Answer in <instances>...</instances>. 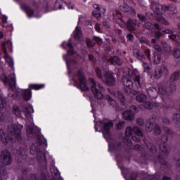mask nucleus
<instances>
[{"label": "nucleus", "instance_id": "obj_58", "mask_svg": "<svg viewBox=\"0 0 180 180\" xmlns=\"http://www.w3.org/2000/svg\"><path fill=\"white\" fill-rule=\"evenodd\" d=\"M175 9H176V6L174 4H169L168 5V11L169 12H174V11H175Z\"/></svg>", "mask_w": 180, "mask_h": 180}, {"label": "nucleus", "instance_id": "obj_3", "mask_svg": "<svg viewBox=\"0 0 180 180\" xmlns=\"http://www.w3.org/2000/svg\"><path fill=\"white\" fill-rule=\"evenodd\" d=\"M104 131H103V137L109 143V151H120L122 150V142L117 143H113V139H112V134H110V129L113 127V122H108L103 124Z\"/></svg>", "mask_w": 180, "mask_h": 180}, {"label": "nucleus", "instance_id": "obj_47", "mask_svg": "<svg viewBox=\"0 0 180 180\" xmlns=\"http://www.w3.org/2000/svg\"><path fill=\"white\" fill-rule=\"evenodd\" d=\"M173 120H174V123H179L180 114L179 112L173 115Z\"/></svg>", "mask_w": 180, "mask_h": 180}, {"label": "nucleus", "instance_id": "obj_40", "mask_svg": "<svg viewBox=\"0 0 180 180\" xmlns=\"http://www.w3.org/2000/svg\"><path fill=\"white\" fill-rule=\"evenodd\" d=\"M143 106H144L145 109H147L148 110H151V109H153V108H154V105H153V103H151V102H150V101H146L143 103Z\"/></svg>", "mask_w": 180, "mask_h": 180}, {"label": "nucleus", "instance_id": "obj_24", "mask_svg": "<svg viewBox=\"0 0 180 180\" xmlns=\"http://www.w3.org/2000/svg\"><path fill=\"white\" fill-rule=\"evenodd\" d=\"M108 63H110V64H113V63H115L117 65H122L123 64V61L121 60L120 58H119L117 56L110 58L108 59Z\"/></svg>", "mask_w": 180, "mask_h": 180}, {"label": "nucleus", "instance_id": "obj_37", "mask_svg": "<svg viewBox=\"0 0 180 180\" xmlns=\"http://www.w3.org/2000/svg\"><path fill=\"white\" fill-rule=\"evenodd\" d=\"M143 27L146 29V30H153V29H154V25H153L151 22L146 20L143 25Z\"/></svg>", "mask_w": 180, "mask_h": 180}, {"label": "nucleus", "instance_id": "obj_1", "mask_svg": "<svg viewBox=\"0 0 180 180\" xmlns=\"http://www.w3.org/2000/svg\"><path fill=\"white\" fill-rule=\"evenodd\" d=\"M27 134L28 137L31 139H37V141L32 143L30 153L32 155H37V160L39 164H43L39 167L40 174H32L31 178L34 180H49V172L47 171V166H46V153L40 150V147L43 144L41 141V135H40V130L37 128H33L32 127H27Z\"/></svg>", "mask_w": 180, "mask_h": 180}, {"label": "nucleus", "instance_id": "obj_27", "mask_svg": "<svg viewBox=\"0 0 180 180\" xmlns=\"http://www.w3.org/2000/svg\"><path fill=\"white\" fill-rule=\"evenodd\" d=\"M117 96L118 99L120 101V104L122 106H126V96L122 93V91H117Z\"/></svg>", "mask_w": 180, "mask_h": 180}, {"label": "nucleus", "instance_id": "obj_6", "mask_svg": "<svg viewBox=\"0 0 180 180\" xmlns=\"http://www.w3.org/2000/svg\"><path fill=\"white\" fill-rule=\"evenodd\" d=\"M103 77L101 81H103L104 84H106L108 86H115L116 79H115L113 73H110L109 70L105 69L103 70Z\"/></svg>", "mask_w": 180, "mask_h": 180}, {"label": "nucleus", "instance_id": "obj_18", "mask_svg": "<svg viewBox=\"0 0 180 180\" xmlns=\"http://www.w3.org/2000/svg\"><path fill=\"white\" fill-rule=\"evenodd\" d=\"M16 155L19 158L22 160H26L27 158V153L26 152V148L20 147L16 150Z\"/></svg>", "mask_w": 180, "mask_h": 180}, {"label": "nucleus", "instance_id": "obj_10", "mask_svg": "<svg viewBox=\"0 0 180 180\" xmlns=\"http://www.w3.org/2000/svg\"><path fill=\"white\" fill-rule=\"evenodd\" d=\"M6 106V98L4 95L0 94V122H5L6 116L4 110Z\"/></svg>", "mask_w": 180, "mask_h": 180}, {"label": "nucleus", "instance_id": "obj_28", "mask_svg": "<svg viewBox=\"0 0 180 180\" xmlns=\"http://www.w3.org/2000/svg\"><path fill=\"white\" fill-rule=\"evenodd\" d=\"M133 131H134V134H135V136H138V137L144 136V134H143V131H141V129L138 126H135L133 127Z\"/></svg>", "mask_w": 180, "mask_h": 180}, {"label": "nucleus", "instance_id": "obj_15", "mask_svg": "<svg viewBox=\"0 0 180 180\" xmlns=\"http://www.w3.org/2000/svg\"><path fill=\"white\" fill-rule=\"evenodd\" d=\"M120 9L124 13H130V15H133V14L136 15V9H134V8L127 5V4H126L124 2V5L120 6Z\"/></svg>", "mask_w": 180, "mask_h": 180}, {"label": "nucleus", "instance_id": "obj_23", "mask_svg": "<svg viewBox=\"0 0 180 180\" xmlns=\"http://www.w3.org/2000/svg\"><path fill=\"white\" fill-rule=\"evenodd\" d=\"M158 91L160 95L167 96L168 94V88L167 84H160L158 86Z\"/></svg>", "mask_w": 180, "mask_h": 180}, {"label": "nucleus", "instance_id": "obj_50", "mask_svg": "<svg viewBox=\"0 0 180 180\" xmlns=\"http://www.w3.org/2000/svg\"><path fill=\"white\" fill-rule=\"evenodd\" d=\"M133 133H134V131H133V128H131V127H128L126 129V131H125L126 136H132Z\"/></svg>", "mask_w": 180, "mask_h": 180}, {"label": "nucleus", "instance_id": "obj_30", "mask_svg": "<svg viewBox=\"0 0 180 180\" xmlns=\"http://www.w3.org/2000/svg\"><path fill=\"white\" fill-rule=\"evenodd\" d=\"M13 113L15 115L16 117H21V119H23V117H22V112L18 105H14L13 107Z\"/></svg>", "mask_w": 180, "mask_h": 180}, {"label": "nucleus", "instance_id": "obj_42", "mask_svg": "<svg viewBox=\"0 0 180 180\" xmlns=\"http://www.w3.org/2000/svg\"><path fill=\"white\" fill-rule=\"evenodd\" d=\"M96 74L100 79L102 80L104 78L103 73L102 74V70L99 68H96Z\"/></svg>", "mask_w": 180, "mask_h": 180}, {"label": "nucleus", "instance_id": "obj_52", "mask_svg": "<svg viewBox=\"0 0 180 180\" xmlns=\"http://www.w3.org/2000/svg\"><path fill=\"white\" fill-rule=\"evenodd\" d=\"M93 40L98 44V46H102V43L103 41H102V39H101L99 37H94Z\"/></svg>", "mask_w": 180, "mask_h": 180}, {"label": "nucleus", "instance_id": "obj_63", "mask_svg": "<svg viewBox=\"0 0 180 180\" xmlns=\"http://www.w3.org/2000/svg\"><path fill=\"white\" fill-rule=\"evenodd\" d=\"M153 49H154L156 51H158V53H161V51H162V48H161L159 45H155V46H153Z\"/></svg>", "mask_w": 180, "mask_h": 180}, {"label": "nucleus", "instance_id": "obj_25", "mask_svg": "<svg viewBox=\"0 0 180 180\" xmlns=\"http://www.w3.org/2000/svg\"><path fill=\"white\" fill-rule=\"evenodd\" d=\"M180 79V70L174 72L172 75L169 77L170 82H175V81H178Z\"/></svg>", "mask_w": 180, "mask_h": 180}, {"label": "nucleus", "instance_id": "obj_16", "mask_svg": "<svg viewBox=\"0 0 180 180\" xmlns=\"http://www.w3.org/2000/svg\"><path fill=\"white\" fill-rule=\"evenodd\" d=\"M122 117L127 122H133L136 119V115L132 113L129 110H127L122 112Z\"/></svg>", "mask_w": 180, "mask_h": 180}, {"label": "nucleus", "instance_id": "obj_19", "mask_svg": "<svg viewBox=\"0 0 180 180\" xmlns=\"http://www.w3.org/2000/svg\"><path fill=\"white\" fill-rule=\"evenodd\" d=\"M167 86V91H168V94L169 95H172V94H174V92H175V91H176V85H175V83L169 81L167 82L166 84Z\"/></svg>", "mask_w": 180, "mask_h": 180}, {"label": "nucleus", "instance_id": "obj_56", "mask_svg": "<svg viewBox=\"0 0 180 180\" xmlns=\"http://www.w3.org/2000/svg\"><path fill=\"white\" fill-rule=\"evenodd\" d=\"M153 56L155 60H157L158 63L161 61V54H160L158 52H154Z\"/></svg>", "mask_w": 180, "mask_h": 180}, {"label": "nucleus", "instance_id": "obj_9", "mask_svg": "<svg viewBox=\"0 0 180 180\" xmlns=\"http://www.w3.org/2000/svg\"><path fill=\"white\" fill-rule=\"evenodd\" d=\"M168 75L169 73L168 72V69L165 67V65H162L161 67L155 68L153 75L155 79H160L162 77V75Z\"/></svg>", "mask_w": 180, "mask_h": 180}, {"label": "nucleus", "instance_id": "obj_17", "mask_svg": "<svg viewBox=\"0 0 180 180\" xmlns=\"http://www.w3.org/2000/svg\"><path fill=\"white\" fill-rule=\"evenodd\" d=\"M122 82L124 86H126L128 89H131V88H133V81L129 77L123 75L122 77Z\"/></svg>", "mask_w": 180, "mask_h": 180}, {"label": "nucleus", "instance_id": "obj_33", "mask_svg": "<svg viewBox=\"0 0 180 180\" xmlns=\"http://www.w3.org/2000/svg\"><path fill=\"white\" fill-rule=\"evenodd\" d=\"M158 159L159 162L161 164V165H164L165 167H168L169 163L165 160V158H164V156L162 155H158Z\"/></svg>", "mask_w": 180, "mask_h": 180}, {"label": "nucleus", "instance_id": "obj_22", "mask_svg": "<svg viewBox=\"0 0 180 180\" xmlns=\"http://www.w3.org/2000/svg\"><path fill=\"white\" fill-rule=\"evenodd\" d=\"M21 8L22 11H25V12H26L29 18H32V15L34 13V11H33V9H31L30 7L26 4H21Z\"/></svg>", "mask_w": 180, "mask_h": 180}, {"label": "nucleus", "instance_id": "obj_49", "mask_svg": "<svg viewBox=\"0 0 180 180\" xmlns=\"http://www.w3.org/2000/svg\"><path fill=\"white\" fill-rule=\"evenodd\" d=\"M139 41L141 44H147L148 46H150V41L143 37L139 39Z\"/></svg>", "mask_w": 180, "mask_h": 180}, {"label": "nucleus", "instance_id": "obj_2", "mask_svg": "<svg viewBox=\"0 0 180 180\" xmlns=\"http://www.w3.org/2000/svg\"><path fill=\"white\" fill-rule=\"evenodd\" d=\"M23 126L20 128L15 124H11L8 129V134H5L4 130L0 129V141H2L5 146L9 143H20L22 141V129Z\"/></svg>", "mask_w": 180, "mask_h": 180}, {"label": "nucleus", "instance_id": "obj_20", "mask_svg": "<svg viewBox=\"0 0 180 180\" xmlns=\"http://www.w3.org/2000/svg\"><path fill=\"white\" fill-rule=\"evenodd\" d=\"M22 95L24 101H30V99H32V89H25L24 91H22Z\"/></svg>", "mask_w": 180, "mask_h": 180}, {"label": "nucleus", "instance_id": "obj_57", "mask_svg": "<svg viewBox=\"0 0 180 180\" xmlns=\"http://www.w3.org/2000/svg\"><path fill=\"white\" fill-rule=\"evenodd\" d=\"M30 86H32V88L33 89H41V88H43V86H44V84H31Z\"/></svg>", "mask_w": 180, "mask_h": 180}, {"label": "nucleus", "instance_id": "obj_38", "mask_svg": "<svg viewBox=\"0 0 180 180\" xmlns=\"http://www.w3.org/2000/svg\"><path fill=\"white\" fill-rule=\"evenodd\" d=\"M128 110H129L132 113H134V115H136V113H139V112L138 107L136 106L135 105H130Z\"/></svg>", "mask_w": 180, "mask_h": 180}, {"label": "nucleus", "instance_id": "obj_45", "mask_svg": "<svg viewBox=\"0 0 180 180\" xmlns=\"http://www.w3.org/2000/svg\"><path fill=\"white\" fill-rule=\"evenodd\" d=\"M93 8L96 9L98 12H101L102 13H105L106 12V9L101 8L98 4H93Z\"/></svg>", "mask_w": 180, "mask_h": 180}, {"label": "nucleus", "instance_id": "obj_26", "mask_svg": "<svg viewBox=\"0 0 180 180\" xmlns=\"http://www.w3.org/2000/svg\"><path fill=\"white\" fill-rule=\"evenodd\" d=\"M134 55L138 60H140V61H143V60H146V56L144 53H141L139 49H134Z\"/></svg>", "mask_w": 180, "mask_h": 180}, {"label": "nucleus", "instance_id": "obj_51", "mask_svg": "<svg viewBox=\"0 0 180 180\" xmlns=\"http://www.w3.org/2000/svg\"><path fill=\"white\" fill-rule=\"evenodd\" d=\"M173 54H174L175 58H180V49H174L173 50Z\"/></svg>", "mask_w": 180, "mask_h": 180}, {"label": "nucleus", "instance_id": "obj_44", "mask_svg": "<svg viewBox=\"0 0 180 180\" xmlns=\"http://www.w3.org/2000/svg\"><path fill=\"white\" fill-rule=\"evenodd\" d=\"M75 38L77 40L81 39V30H79V27H77L75 32Z\"/></svg>", "mask_w": 180, "mask_h": 180}, {"label": "nucleus", "instance_id": "obj_54", "mask_svg": "<svg viewBox=\"0 0 180 180\" xmlns=\"http://www.w3.org/2000/svg\"><path fill=\"white\" fill-rule=\"evenodd\" d=\"M162 36V32H161L160 31H155L154 33V37L155 39H156V40H158L159 39H160Z\"/></svg>", "mask_w": 180, "mask_h": 180}, {"label": "nucleus", "instance_id": "obj_48", "mask_svg": "<svg viewBox=\"0 0 180 180\" xmlns=\"http://www.w3.org/2000/svg\"><path fill=\"white\" fill-rule=\"evenodd\" d=\"M136 122L139 126H144V120L141 117H138L136 119Z\"/></svg>", "mask_w": 180, "mask_h": 180}, {"label": "nucleus", "instance_id": "obj_35", "mask_svg": "<svg viewBox=\"0 0 180 180\" xmlns=\"http://www.w3.org/2000/svg\"><path fill=\"white\" fill-rule=\"evenodd\" d=\"M136 99L138 102H146V101H147V96L144 95L143 94H141L136 96Z\"/></svg>", "mask_w": 180, "mask_h": 180}, {"label": "nucleus", "instance_id": "obj_62", "mask_svg": "<svg viewBox=\"0 0 180 180\" xmlns=\"http://www.w3.org/2000/svg\"><path fill=\"white\" fill-rule=\"evenodd\" d=\"M161 141L162 143H167V141H168V136H167V135L162 134L161 136Z\"/></svg>", "mask_w": 180, "mask_h": 180}, {"label": "nucleus", "instance_id": "obj_41", "mask_svg": "<svg viewBox=\"0 0 180 180\" xmlns=\"http://www.w3.org/2000/svg\"><path fill=\"white\" fill-rule=\"evenodd\" d=\"M6 61L11 68H13V59L11 56H7L6 57Z\"/></svg>", "mask_w": 180, "mask_h": 180}, {"label": "nucleus", "instance_id": "obj_11", "mask_svg": "<svg viewBox=\"0 0 180 180\" xmlns=\"http://www.w3.org/2000/svg\"><path fill=\"white\" fill-rule=\"evenodd\" d=\"M0 79L6 85V84H8L10 86V88H15L16 86V79H15V75L13 77H7L6 75H2L0 76Z\"/></svg>", "mask_w": 180, "mask_h": 180}, {"label": "nucleus", "instance_id": "obj_53", "mask_svg": "<svg viewBox=\"0 0 180 180\" xmlns=\"http://www.w3.org/2000/svg\"><path fill=\"white\" fill-rule=\"evenodd\" d=\"M163 130L165 131V133L169 134V136H172V134H174L172 129L168 128L167 127H163Z\"/></svg>", "mask_w": 180, "mask_h": 180}, {"label": "nucleus", "instance_id": "obj_4", "mask_svg": "<svg viewBox=\"0 0 180 180\" xmlns=\"http://www.w3.org/2000/svg\"><path fill=\"white\" fill-rule=\"evenodd\" d=\"M89 81L90 82V84H92V85L91 86V92H93L95 99H98V101H102V99H106V101H108V103L111 106H115V105H116V101H115V99L112 98L110 95L103 96V94H102V92H101V91H99V89L96 88L97 84L95 79L89 78Z\"/></svg>", "mask_w": 180, "mask_h": 180}, {"label": "nucleus", "instance_id": "obj_36", "mask_svg": "<svg viewBox=\"0 0 180 180\" xmlns=\"http://www.w3.org/2000/svg\"><path fill=\"white\" fill-rule=\"evenodd\" d=\"M147 124L155 127V124H157V118H155L154 116L148 118L147 120Z\"/></svg>", "mask_w": 180, "mask_h": 180}, {"label": "nucleus", "instance_id": "obj_61", "mask_svg": "<svg viewBox=\"0 0 180 180\" xmlns=\"http://www.w3.org/2000/svg\"><path fill=\"white\" fill-rule=\"evenodd\" d=\"M88 58L89 61H91L93 63H95V61H96V58H95V57L92 54H88Z\"/></svg>", "mask_w": 180, "mask_h": 180}, {"label": "nucleus", "instance_id": "obj_29", "mask_svg": "<svg viewBox=\"0 0 180 180\" xmlns=\"http://www.w3.org/2000/svg\"><path fill=\"white\" fill-rule=\"evenodd\" d=\"M30 110H32L33 112V107H27L24 110H22V117H23V116H25V117H30V115H32Z\"/></svg>", "mask_w": 180, "mask_h": 180}, {"label": "nucleus", "instance_id": "obj_43", "mask_svg": "<svg viewBox=\"0 0 180 180\" xmlns=\"http://www.w3.org/2000/svg\"><path fill=\"white\" fill-rule=\"evenodd\" d=\"M134 81L135 84L136 85V88H141V83L140 82V76H136L134 78Z\"/></svg>", "mask_w": 180, "mask_h": 180}, {"label": "nucleus", "instance_id": "obj_12", "mask_svg": "<svg viewBox=\"0 0 180 180\" xmlns=\"http://www.w3.org/2000/svg\"><path fill=\"white\" fill-rule=\"evenodd\" d=\"M122 174L126 180H137V172H133L130 175V170L127 168H121Z\"/></svg>", "mask_w": 180, "mask_h": 180}, {"label": "nucleus", "instance_id": "obj_14", "mask_svg": "<svg viewBox=\"0 0 180 180\" xmlns=\"http://www.w3.org/2000/svg\"><path fill=\"white\" fill-rule=\"evenodd\" d=\"M154 19L156 20V22H158V23H160L161 25H165V26H169V22H168L167 18H164L162 13L156 12L154 16Z\"/></svg>", "mask_w": 180, "mask_h": 180}, {"label": "nucleus", "instance_id": "obj_39", "mask_svg": "<svg viewBox=\"0 0 180 180\" xmlns=\"http://www.w3.org/2000/svg\"><path fill=\"white\" fill-rule=\"evenodd\" d=\"M161 133H162L161 127H160L158 124H155L154 127V134H155V136H160Z\"/></svg>", "mask_w": 180, "mask_h": 180}, {"label": "nucleus", "instance_id": "obj_46", "mask_svg": "<svg viewBox=\"0 0 180 180\" xmlns=\"http://www.w3.org/2000/svg\"><path fill=\"white\" fill-rule=\"evenodd\" d=\"M86 44L87 46V47L92 49V47H95V44H96V43L94 42V41H92L91 39H88L86 41Z\"/></svg>", "mask_w": 180, "mask_h": 180}, {"label": "nucleus", "instance_id": "obj_7", "mask_svg": "<svg viewBox=\"0 0 180 180\" xmlns=\"http://www.w3.org/2000/svg\"><path fill=\"white\" fill-rule=\"evenodd\" d=\"M0 158V161L3 165H11L12 164V155L8 150L1 151Z\"/></svg>", "mask_w": 180, "mask_h": 180}, {"label": "nucleus", "instance_id": "obj_21", "mask_svg": "<svg viewBox=\"0 0 180 180\" xmlns=\"http://www.w3.org/2000/svg\"><path fill=\"white\" fill-rule=\"evenodd\" d=\"M68 47H70V50L68 51V56H73L75 58H77L78 57V53L77 51H75V49H74V46L70 42L68 43L67 44Z\"/></svg>", "mask_w": 180, "mask_h": 180}, {"label": "nucleus", "instance_id": "obj_55", "mask_svg": "<svg viewBox=\"0 0 180 180\" xmlns=\"http://www.w3.org/2000/svg\"><path fill=\"white\" fill-rule=\"evenodd\" d=\"M92 15L94 16V18H102V13L98 11H93Z\"/></svg>", "mask_w": 180, "mask_h": 180}, {"label": "nucleus", "instance_id": "obj_32", "mask_svg": "<svg viewBox=\"0 0 180 180\" xmlns=\"http://www.w3.org/2000/svg\"><path fill=\"white\" fill-rule=\"evenodd\" d=\"M148 151L149 153H151L152 154H155L157 153V146L153 143H149L147 146Z\"/></svg>", "mask_w": 180, "mask_h": 180}, {"label": "nucleus", "instance_id": "obj_64", "mask_svg": "<svg viewBox=\"0 0 180 180\" xmlns=\"http://www.w3.org/2000/svg\"><path fill=\"white\" fill-rule=\"evenodd\" d=\"M134 150H136V151H141V145L136 144L134 146Z\"/></svg>", "mask_w": 180, "mask_h": 180}, {"label": "nucleus", "instance_id": "obj_8", "mask_svg": "<svg viewBox=\"0 0 180 180\" xmlns=\"http://www.w3.org/2000/svg\"><path fill=\"white\" fill-rule=\"evenodd\" d=\"M120 20L125 25L126 27L128 30H129V32H134V30H136V26L140 25V22H139V20L129 18L127 22H124L122 18H120Z\"/></svg>", "mask_w": 180, "mask_h": 180}, {"label": "nucleus", "instance_id": "obj_60", "mask_svg": "<svg viewBox=\"0 0 180 180\" xmlns=\"http://www.w3.org/2000/svg\"><path fill=\"white\" fill-rule=\"evenodd\" d=\"M141 136H132L131 139L133 140V141H135V143H140L141 141V138H140Z\"/></svg>", "mask_w": 180, "mask_h": 180}, {"label": "nucleus", "instance_id": "obj_34", "mask_svg": "<svg viewBox=\"0 0 180 180\" xmlns=\"http://www.w3.org/2000/svg\"><path fill=\"white\" fill-rule=\"evenodd\" d=\"M148 15H150L148 13H146V15L143 13H139L137 14V18L141 22H143L145 23V22L147 20V16H148Z\"/></svg>", "mask_w": 180, "mask_h": 180}, {"label": "nucleus", "instance_id": "obj_5", "mask_svg": "<svg viewBox=\"0 0 180 180\" xmlns=\"http://www.w3.org/2000/svg\"><path fill=\"white\" fill-rule=\"evenodd\" d=\"M77 76L79 82L75 81L74 83L75 86H77L78 89H80L82 92H86L88 91H91V88L88 86V79H86V76H85V73L84 71L79 70L77 71Z\"/></svg>", "mask_w": 180, "mask_h": 180}, {"label": "nucleus", "instance_id": "obj_31", "mask_svg": "<svg viewBox=\"0 0 180 180\" xmlns=\"http://www.w3.org/2000/svg\"><path fill=\"white\" fill-rule=\"evenodd\" d=\"M159 149L160 153L162 154H169V148L165 144H162L159 146Z\"/></svg>", "mask_w": 180, "mask_h": 180}, {"label": "nucleus", "instance_id": "obj_13", "mask_svg": "<svg viewBox=\"0 0 180 180\" xmlns=\"http://www.w3.org/2000/svg\"><path fill=\"white\" fill-rule=\"evenodd\" d=\"M151 9H154L160 12V11H162L163 12H168V5H161L155 1H151Z\"/></svg>", "mask_w": 180, "mask_h": 180}, {"label": "nucleus", "instance_id": "obj_59", "mask_svg": "<svg viewBox=\"0 0 180 180\" xmlns=\"http://www.w3.org/2000/svg\"><path fill=\"white\" fill-rule=\"evenodd\" d=\"M153 130H154V126L147 124L146 126V131L148 132H151Z\"/></svg>", "mask_w": 180, "mask_h": 180}]
</instances>
